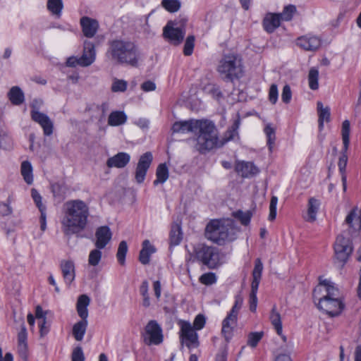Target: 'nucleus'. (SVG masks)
<instances>
[{"mask_svg":"<svg viewBox=\"0 0 361 361\" xmlns=\"http://www.w3.org/2000/svg\"><path fill=\"white\" fill-rule=\"evenodd\" d=\"M106 51V58L119 65L137 67L141 60L138 45L126 38H115L109 40Z\"/></svg>","mask_w":361,"mask_h":361,"instance_id":"f03ea898","label":"nucleus"},{"mask_svg":"<svg viewBox=\"0 0 361 361\" xmlns=\"http://www.w3.org/2000/svg\"><path fill=\"white\" fill-rule=\"evenodd\" d=\"M291 97L292 92L290 86L288 85H284L281 94L282 101L286 104H288L291 100Z\"/></svg>","mask_w":361,"mask_h":361,"instance_id":"e2e57ef3","label":"nucleus"},{"mask_svg":"<svg viewBox=\"0 0 361 361\" xmlns=\"http://www.w3.org/2000/svg\"><path fill=\"white\" fill-rule=\"evenodd\" d=\"M128 82L124 80L114 79L111 85V91L114 92H125L127 89Z\"/></svg>","mask_w":361,"mask_h":361,"instance_id":"603ef678","label":"nucleus"},{"mask_svg":"<svg viewBox=\"0 0 361 361\" xmlns=\"http://www.w3.org/2000/svg\"><path fill=\"white\" fill-rule=\"evenodd\" d=\"M173 133L198 131L196 149L203 154L218 145V133L215 125L209 121L190 120L175 122L172 126Z\"/></svg>","mask_w":361,"mask_h":361,"instance_id":"f257e3e1","label":"nucleus"},{"mask_svg":"<svg viewBox=\"0 0 361 361\" xmlns=\"http://www.w3.org/2000/svg\"><path fill=\"white\" fill-rule=\"evenodd\" d=\"M264 333L261 332H252L248 335L247 345L252 348H255L259 341L262 338Z\"/></svg>","mask_w":361,"mask_h":361,"instance_id":"3c124183","label":"nucleus"},{"mask_svg":"<svg viewBox=\"0 0 361 361\" xmlns=\"http://www.w3.org/2000/svg\"><path fill=\"white\" fill-rule=\"evenodd\" d=\"M353 250L352 241L350 240H343L340 245V262L344 264L348 259Z\"/></svg>","mask_w":361,"mask_h":361,"instance_id":"72a5a7b5","label":"nucleus"},{"mask_svg":"<svg viewBox=\"0 0 361 361\" xmlns=\"http://www.w3.org/2000/svg\"><path fill=\"white\" fill-rule=\"evenodd\" d=\"M281 20L276 13H268L264 16L262 25L264 30L268 33H272L281 25Z\"/></svg>","mask_w":361,"mask_h":361,"instance_id":"4be33fe9","label":"nucleus"},{"mask_svg":"<svg viewBox=\"0 0 361 361\" xmlns=\"http://www.w3.org/2000/svg\"><path fill=\"white\" fill-rule=\"evenodd\" d=\"M127 121V116L123 111H112L108 118V124L111 126H118L124 124Z\"/></svg>","mask_w":361,"mask_h":361,"instance_id":"473e14b6","label":"nucleus"},{"mask_svg":"<svg viewBox=\"0 0 361 361\" xmlns=\"http://www.w3.org/2000/svg\"><path fill=\"white\" fill-rule=\"evenodd\" d=\"M263 271V264L259 258L256 259L255 262V267L253 269L252 276V281L251 283V291L250 293V310L252 312L256 311L257 305V293L258 287L261 281L262 274Z\"/></svg>","mask_w":361,"mask_h":361,"instance_id":"1a4fd4ad","label":"nucleus"},{"mask_svg":"<svg viewBox=\"0 0 361 361\" xmlns=\"http://www.w3.org/2000/svg\"><path fill=\"white\" fill-rule=\"evenodd\" d=\"M156 252V248L149 240H145L142 243V247L140 252L139 261L142 264H148L150 261V256Z\"/></svg>","mask_w":361,"mask_h":361,"instance_id":"a878e982","label":"nucleus"},{"mask_svg":"<svg viewBox=\"0 0 361 361\" xmlns=\"http://www.w3.org/2000/svg\"><path fill=\"white\" fill-rule=\"evenodd\" d=\"M296 44L305 51H315L321 46V39L317 36L308 35L298 37Z\"/></svg>","mask_w":361,"mask_h":361,"instance_id":"dca6fc26","label":"nucleus"},{"mask_svg":"<svg viewBox=\"0 0 361 361\" xmlns=\"http://www.w3.org/2000/svg\"><path fill=\"white\" fill-rule=\"evenodd\" d=\"M130 156L126 152H118L114 156L109 158L106 165L109 168H124L130 161Z\"/></svg>","mask_w":361,"mask_h":361,"instance_id":"5701e85b","label":"nucleus"},{"mask_svg":"<svg viewBox=\"0 0 361 361\" xmlns=\"http://www.w3.org/2000/svg\"><path fill=\"white\" fill-rule=\"evenodd\" d=\"M60 268L63 274L64 282L70 286L75 277V264L71 260H62L60 263Z\"/></svg>","mask_w":361,"mask_h":361,"instance_id":"6ab92c4d","label":"nucleus"},{"mask_svg":"<svg viewBox=\"0 0 361 361\" xmlns=\"http://www.w3.org/2000/svg\"><path fill=\"white\" fill-rule=\"evenodd\" d=\"M318 80H319L318 70L314 67L311 68L310 69L309 73H308L309 87L311 90H316L318 89V87H319Z\"/></svg>","mask_w":361,"mask_h":361,"instance_id":"a19ab883","label":"nucleus"},{"mask_svg":"<svg viewBox=\"0 0 361 361\" xmlns=\"http://www.w3.org/2000/svg\"><path fill=\"white\" fill-rule=\"evenodd\" d=\"M177 21H169L164 27L163 35L164 38L169 39L171 43L178 45L182 42L184 39L185 30L178 25Z\"/></svg>","mask_w":361,"mask_h":361,"instance_id":"ddd939ff","label":"nucleus"},{"mask_svg":"<svg viewBox=\"0 0 361 361\" xmlns=\"http://www.w3.org/2000/svg\"><path fill=\"white\" fill-rule=\"evenodd\" d=\"M317 111L318 114V123L319 128L320 130L324 127V123H328L330 121L331 111L330 108L328 106H324L323 103L320 101L317 103Z\"/></svg>","mask_w":361,"mask_h":361,"instance_id":"c85d7f7f","label":"nucleus"},{"mask_svg":"<svg viewBox=\"0 0 361 361\" xmlns=\"http://www.w3.org/2000/svg\"><path fill=\"white\" fill-rule=\"evenodd\" d=\"M80 25L84 35L88 38L94 37L99 27L98 22L96 20L87 16L81 18Z\"/></svg>","mask_w":361,"mask_h":361,"instance_id":"412c9836","label":"nucleus"},{"mask_svg":"<svg viewBox=\"0 0 361 361\" xmlns=\"http://www.w3.org/2000/svg\"><path fill=\"white\" fill-rule=\"evenodd\" d=\"M12 146V139L8 135L2 118V114L0 113V148L3 149H9Z\"/></svg>","mask_w":361,"mask_h":361,"instance_id":"393cba45","label":"nucleus"},{"mask_svg":"<svg viewBox=\"0 0 361 361\" xmlns=\"http://www.w3.org/2000/svg\"><path fill=\"white\" fill-rule=\"evenodd\" d=\"M239 231L233 219L212 220L206 226L205 236L208 240L222 245L236 239Z\"/></svg>","mask_w":361,"mask_h":361,"instance_id":"20e7f679","label":"nucleus"},{"mask_svg":"<svg viewBox=\"0 0 361 361\" xmlns=\"http://www.w3.org/2000/svg\"><path fill=\"white\" fill-rule=\"evenodd\" d=\"M233 216L240 220V223L244 226H247L252 217V213L249 211L245 212L238 210L233 214Z\"/></svg>","mask_w":361,"mask_h":361,"instance_id":"09e8293b","label":"nucleus"},{"mask_svg":"<svg viewBox=\"0 0 361 361\" xmlns=\"http://www.w3.org/2000/svg\"><path fill=\"white\" fill-rule=\"evenodd\" d=\"M180 326L179 337L182 346L184 345L190 350L197 348L200 345L199 336L192 324L185 320L178 322Z\"/></svg>","mask_w":361,"mask_h":361,"instance_id":"0eeeda50","label":"nucleus"},{"mask_svg":"<svg viewBox=\"0 0 361 361\" xmlns=\"http://www.w3.org/2000/svg\"><path fill=\"white\" fill-rule=\"evenodd\" d=\"M188 262L195 261L202 263L209 269H215L220 261L219 252L217 248L204 244H197L193 247L192 252L190 253Z\"/></svg>","mask_w":361,"mask_h":361,"instance_id":"423d86ee","label":"nucleus"},{"mask_svg":"<svg viewBox=\"0 0 361 361\" xmlns=\"http://www.w3.org/2000/svg\"><path fill=\"white\" fill-rule=\"evenodd\" d=\"M112 237V233L107 226L99 227L95 232V247L98 249H104L110 242Z\"/></svg>","mask_w":361,"mask_h":361,"instance_id":"f3484780","label":"nucleus"},{"mask_svg":"<svg viewBox=\"0 0 361 361\" xmlns=\"http://www.w3.org/2000/svg\"><path fill=\"white\" fill-rule=\"evenodd\" d=\"M270 321L274 326L277 334L281 336L282 334V322L280 314L276 311V306H274L271 314Z\"/></svg>","mask_w":361,"mask_h":361,"instance_id":"e433bc0d","label":"nucleus"},{"mask_svg":"<svg viewBox=\"0 0 361 361\" xmlns=\"http://www.w3.org/2000/svg\"><path fill=\"white\" fill-rule=\"evenodd\" d=\"M21 174L25 181L30 185L33 182L32 167L30 161H24L21 164Z\"/></svg>","mask_w":361,"mask_h":361,"instance_id":"58836bf2","label":"nucleus"},{"mask_svg":"<svg viewBox=\"0 0 361 361\" xmlns=\"http://www.w3.org/2000/svg\"><path fill=\"white\" fill-rule=\"evenodd\" d=\"M350 123L348 120H345L341 126V137L343 142L342 155L340 157V172L341 173L342 184H347V177L345 174V171L348 162V155L346 152L348 149L350 144Z\"/></svg>","mask_w":361,"mask_h":361,"instance_id":"6e6552de","label":"nucleus"},{"mask_svg":"<svg viewBox=\"0 0 361 361\" xmlns=\"http://www.w3.org/2000/svg\"><path fill=\"white\" fill-rule=\"evenodd\" d=\"M183 239L181 227L178 224H174L171 226L170 232V244L176 246L180 244Z\"/></svg>","mask_w":361,"mask_h":361,"instance_id":"c9c22d12","label":"nucleus"},{"mask_svg":"<svg viewBox=\"0 0 361 361\" xmlns=\"http://www.w3.org/2000/svg\"><path fill=\"white\" fill-rule=\"evenodd\" d=\"M71 361H85V355L82 347H75L71 354Z\"/></svg>","mask_w":361,"mask_h":361,"instance_id":"052dcab7","label":"nucleus"},{"mask_svg":"<svg viewBox=\"0 0 361 361\" xmlns=\"http://www.w3.org/2000/svg\"><path fill=\"white\" fill-rule=\"evenodd\" d=\"M13 209L11 206V201L7 200V202H0V215L2 216H9L12 214Z\"/></svg>","mask_w":361,"mask_h":361,"instance_id":"bf43d9fd","label":"nucleus"},{"mask_svg":"<svg viewBox=\"0 0 361 361\" xmlns=\"http://www.w3.org/2000/svg\"><path fill=\"white\" fill-rule=\"evenodd\" d=\"M46 323L47 319H44V320H42V322L39 324V333L41 336H44L49 331V326L46 325Z\"/></svg>","mask_w":361,"mask_h":361,"instance_id":"774afa93","label":"nucleus"},{"mask_svg":"<svg viewBox=\"0 0 361 361\" xmlns=\"http://www.w3.org/2000/svg\"><path fill=\"white\" fill-rule=\"evenodd\" d=\"M31 195L32 197L36 204L37 207H38L39 212L46 211V207L44 204L42 202V196L40 194L35 190V188H32L31 190Z\"/></svg>","mask_w":361,"mask_h":361,"instance_id":"6e6d98bb","label":"nucleus"},{"mask_svg":"<svg viewBox=\"0 0 361 361\" xmlns=\"http://www.w3.org/2000/svg\"><path fill=\"white\" fill-rule=\"evenodd\" d=\"M90 299L87 295H81L79 296L76 304V309L78 316L81 318V320H87V307L90 305Z\"/></svg>","mask_w":361,"mask_h":361,"instance_id":"cd10ccee","label":"nucleus"},{"mask_svg":"<svg viewBox=\"0 0 361 361\" xmlns=\"http://www.w3.org/2000/svg\"><path fill=\"white\" fill-rule=\"evenodd\" d=\"M199 281L201 283L204 285L210 286L216 283V277L215 274L209 272L202 274L200 277Z\"/></svg>","mask_w":361,"mask_h":361,"instance_id":"5fc2aeb1","label":"nucleus"},{"mask_svg":"<svg viewBox=\"0 0 361 361\" xmlns=\"http://www.w3.org/2000/svg\"><path fill=\"white\" fill-rule=\"evenodd\" d=\"M96 58L94 44L90 41H85L82 55L80 56V66L86 67L90 66Z\"/></svg>","mask_w":361,"mask_h":361,"instance_id":"a211bd4d","label":"nucleus"},{"mask_svg":"<svg viewBox=\"0 0 361 361\" xmlns=\"http://www.w3.org/2000/svg\"><path fill=\"white\" fill-rule=\"evenodd\" d=\"M161 6L170 13H175L179 11L181 2L179 0H162Z\"/></svg>","mask_w":361,"mask_h":361,"instance_id":"37998d69","label":"nucleus"},{"mask_svg":"<svg viewBox=\"0 0 361 361\" xmlns=\"http://www.w3.org/2000/svg\"><path fill=\"white\" fill-rule=\"evenodd\" d=\"M195 46V37L193 35H190L186 38L183 53L185 56H190L192 54L193 49Z\"/></svg>","mask_w":361,"mask_h":361,"instance_id":"864d4df0","label":"nucleus"},{"mask_svg":"<svg viewBox=\"0 0 361 361\" xmlns=\"http://www.w3.org/2000/svg\"><path fill=\"white\" fill-rule=\"evenodd\" d=\"M8 98L12 104L21 105L25 101V95L18 86L12 87L7 94Z\"/></svg>","mask_w":361,"mask_h":361,"instance_id":"c756f323","label":"nucleus"},{"mask_svg":"<svg viewBox=\"0 0 361 361\" xmlns=\"http://www.w3.org/2000/svg\"><path fill=\"white\" fill-rule=\"evenodd\" d=\"M27 329H26V327L25 325V322L23 320L20 331L18 334V343H27Z\"/></svg>","mask_w":361,"mask_h":361,"instance_id":"680f3d73","label":"nucleus"},{"mask_svg":"<svg viewBox=\"0 0 361 361\" xmlns=\"http://www.w3.org/2000/svg\"><path fill=\"white\" fill-rule=\"evenodd\" d=\"M128 252V245L125 240H122L118 247L116 257L120 264L123 265L126 261V255Z\"/></svg>","mask_w":361,"mask_h":361,"instance_id":"49530a36","label":"nucleus"},{"mask_svg":"<svg viewBox=\"0 0 361 361\" xmlns=\"http://www.w3.org/2000/svg\"><path fill=\"white\" fill-rule=\"evenodd\" d=\"M237 317H234L228 314L222 322L221 334L227 342L233 337V329L237 324Z\"/></svg>","mask_w":361,"mask_h":361,"instance_id":"b1692460","label":"nucleus"},{"mask_svg":"<svg viewBox=\"0 0 361 361\" xmlns=\"http://www.w3.org/2000/svg\"><path fill=\"white\" fill-rule=\"evenodd\" d=\"M141 89L145 92L153 91L156 89V85L154 82L147 80L142 84Z\"/></svg>","mask_w":361,"mask_h":361,"instance_id":"338daca9","label":"nucleus"},{"mask_svg":"<svg viewBox=\"0 0 361 361\" xmlns=\"http://www.w3.org/2000/svg\"><path fill=\"white\" fill-rule=\"evenodd\" d=\"M235 171L243 178H250L259 172L255 164L250 161H238L235 164Z\"/></svg>","mask_w":361,"mask_h":361,"instance_id":"aec40b11","label":"nucleus"},{"mask_svg":"<svg viewBox=\"0 0 361 361\" xmlns=\"http://www.w3.org/2000/svg\"><path fill=\"white\" fill-rule=\"evenodd\" d=\"M217 71L224 81L233 82L240 79L245 73L241 56L234 53L223 55L219 61Z\"/></svg>","mask_w":361,"mask_h":361,"instance_id":"39448f33","label":"nucleus"},{"mask_svg":"<svg viewBox=\"0 0 361 361\" xmlns=\"http://www.w3.org/2000/svg\"><path fill=\"white\" fill-rule=\"evenodd\" d=\"M51 192L55 197L63 200L66 196L67 188L66 185L60 183H54L51 185Z\"/></svg>","mask_w":361,"mask_h":361,"instance_id":"c03bdc74","label":"nucleus"},{"mask_svg":"<svg viewBox=\"0 0 361 361\" xmlns=\"http://www.w3.org/2000/svg\"><path fill=\"white\" fill-rule=\"evenodd\" d=\"M296 11V8L293 5H288L284 7L281 13H277L281 18V21H289L293 18L294 13Z\"/></svg>","mask_w":361,"mask_h":361,"instance_id":"a18cd8bd","label":"nucleus"},{"mask_svg":"<svg viewBox=\"0 0 361 361\" xmlns=\"http://www.w3.org/2000/svg\"><path fill=\"white\" fill-rule=\"evenodd\" d=\"M37 101L35 100L31 104L32 109L30 111L31 118L40 125L43 129L44 135L49 136L53 133L54 124L49 117L38 111L37 106Z\"/></svg>","mask_w":361,"mask_h":361,"instance_id":"f8f14e48","label":"nucleus"},{"mask_svg":"<svg viewBox=\"0 0 361 361\" xmlns=\"http://www.w3.org/2000/svg\"><path fill=\"white\" fill-rule=\"evenodd\" d=\"M169 169L166 164H160L156 171L157 179L154 180V185L165 183L169 178Z\"/></svg>","mask_w":361,"mask_h":361,"instance_id":"f704fd0d","label":"nucleus"},{"mask_svg":"<svg viewBox=\"0 0 361 361\" xmlns=\"http://www.w3.org/2000/svg\"><path fill=\"white\" fill-rule=\"evenodd\" d=\"M88 326L87 320H80L76 322L72 329V334L77 341H82Z\"/></svg>","mask_w":361,"mask_h":361,"instance_id":"2f4dec72","label":"nucleus"},{"mask_svg":"<svg viewBox=\"0 0 361 361\" xmlns=\"http://www.w3.org/2000/svg\"><path fill=\"white\" fill-rule=\"evenodd\" d=\"M149 283L147 281L142 282L140 286V293L142 297V305L145 307H149L150 306V299L149 295Z\"/></svg>","mask_w":361,"mask_h":361,"instance_id":"79ce46f5","label":"nucleus"},{"mask_svg":"<svg viewBox=\"0 0 361 361\" xmlns=\"http://www.w3.org/2000/svg\"><path fill=\"white\" fill-rule=\"evenodd\" d=\"M345 223L355 230L361 228L360 211L357 206L354 207L347 215Z\"/></svg>","mask_w":361,"mask_h":361,"instance_id":"bb28decb","label":"nucleus"},{"mask_svg":"<svg viewBox=\"0 0 361 361\" xmlns=\"http://www.w3.org/2000/svg\"><path fill=\"white\" fill-rule=\"evenodd\" d=\"M100 250L96 247L90 251L88 257V264L90 266L95 267L99 264L102 255Z\"/></svg>","mask_w":361,"mask_h":361,"instance_id":"de8ad7c7","label":"nucleus"},{"mask_svg":"<svg viewBox=\"0 0 361 361\" xmlns=\"http://www.w3.org/2000/svg\"><path fill=\"white\" fill-rule=\"evenodd\" d=\"M264 130L267 137V145L269 150L271 151L276 140L275 130L270 125H267Z\"/></svg>","mask_w":361,"mask_h":361,"instance_id":"8fccbe9b","label":"nucleus"},{"mask_svg":"<svg viewBox=\"0 0 361 361\" xmlns=\"http://www.w3.org/2000/svg\"><path fill=\"white\" fill-rule=\"evenodd\" d=\"M152 161L153 156L150 152H147L140 156L135 172V179L137 183L140 184L144 182Z\"/></svg>","mask_w":361,"mask_h":361,"instance_id":"4468645a","label":"nucleus"},{"mask_svg":"<svg viewBox=\"0 0 361 361\" xmlns=\"http://www.w3.org/2000/svg\"><path fill=\"white\" fill-rule=\"evenodd\" d=\"M18 353L19 356L26 361L28 355L27 343H18Z\"/></svg>","mask_w":361,"mask_h":361,"instance_id":"69168bd1","label":"nucleus"},{"mask_svg":"<svg viewBox=\"0 0 361 361\" xmlns=\"http://www.w3.org/2000/svg\"><path fill=\"white\" fill-rule=\"evenodd\" d=\"M321 205V202L314 198L311 197L308 201V208H307V217L305 218L306 221L309 222H314L317 219V214L319 209Z\"/></svg>","mask_w":361,"mask_h":361,"instance_id":"7c9ffc66","label":"nucleus"},{"mask_svg":"<svg viewBox=\"0 0 361 361\" xmlns=\"http://www.w3.org/2000/svg\"><path fill=\"white\" fill-rule=\"evenodd\" d=\"M206 323V318L203 314H197L193 322L192 327L195 330L199 331L204 328Z\"/></svg>","mask_w":361,"mask_h":361,"instance_id":"13d9d810","label":"nucleus"},{"mask_svg":"<svg viewBox=\"0 0 361 361\" xmlns=\"http://www.w3.org/2000/svg\"><path fill=\"white\" fill-rule=\"evenodd\" d=\"M315 305L319 310L324 311L331 317L338 315V299L336 296L326 298Z\"/></svg>","mask_w":361,"mask_h":361,"instance_id":"2eb2a0df","label":"nucleus"},{"mask_svg":"<svg viewBox=\"0 0 361 361\" xmlns=\"http://www.w3.org/2000/svg\"><path fill=\"white\" fill-rule=\"evenodd\" d=\"M163 338L161 326L156 320H150L145 328V343L148 345H159L163 342Z\"/></svg>","mask_w":361,"mask_h":361,"instance_id":"9b49d317","label":"nucleus"},{"mask_svg":"<svg viewBox=\"0 0 361 361\" xmlns=\"http://www.w3.org/2000/svg\"><path fill=\"white\" fill-rule=\"evenodd\" d=\"M278 203V197L276 196H272L270 200L269 204V220L272 221L276 219V206Z\"/></svg>","mask_w":361,"mask_h":361,"instance_id":"4d7b16f0","label":"nucleus"},{"mask_svg":"<svg viewBox=\"0 0 361 361\" xmlns=\"http://www.w3.org/2000/svg\"><path fill=\"white\" fill-rule=\"evenodd\" d=\"M47 9L53 14L59 17L63 8L62 0H48Z\"/></svg>","mask_w":361,"mask_h":361,"instance_id":"ea45409f","label":"nucleus"},{"mask_svg":"<svg viewBox=\"0 0 361 361\" xmlns=\"http://www.w3.org/2000/svg\"><path fill=\"white\" fill-rule=\"evenodd\" d=\"M89 215V207L84 201L73 200L66 202L61 220L64 234L71 235L82 231L87 225Z\"/></svg>","mask_w":361,"mask_h":361,"instance_id":"7ed1b4c3","label":"nucleus"},{"mask_svg":"<svg viewBox=\"0 0 361 361\" xmlns=\"http://www.w3.org/2000/svg\"><path fill=\"white\" fill-rule=\"evenodd\" d=\"M240 125V119L238 117L235 119L232 126L225 133L224 137V142H228L233 140L235 137H238V129Z\"/></svg>","mask_w":361,"mask_h":361,"instance_id":"4c0bfd02","label":"nucleus"},{"mask_svg":"<svg viewBox=\"0 0 361 361\" xmlns=\"http://www.w3.org/2000/svg\"><path fill=\"white\" fill-rule=\"evenodd\" d=\"M319 283L313 290V301L314 304L319 302L326 298L331 296H336L338 292L332 282L328 279H322L320 276L319 278Z\"/></svg>","mask_w":361,"mask_h":361,"instance_id":"9d476101","label":"nucleus"},{"mask_svg":"<svg viewBox=\"0 0 361 361\" xmlns=\"http://www.w3.org/2000/svg\"><path fill=\"white\" fill-rule=\"evenodd\" d=\"M269 99L273 104H276L278 100V88L275 84H272L269 88Z\"/></svg>","mask_w":361,"mask_h":361,"instance_id":"0e129e2a","label":"nucleus"}]
</instances>
